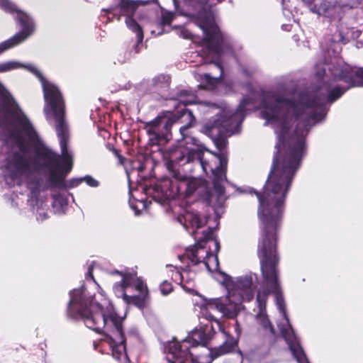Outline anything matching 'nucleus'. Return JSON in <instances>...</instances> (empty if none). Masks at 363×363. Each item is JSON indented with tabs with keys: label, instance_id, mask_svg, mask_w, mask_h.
Wrapping results in <instances>:
<instances>
[{
	"label": "nucleus",
	"instance_id": "7",
	"mask_svg": "<svg viewBox=\"0 0 363 363\" xmlns=\"http://www.w3.org/2000/svg\"><path fill=\"white\" fill-rule=\"evenodd\" d=\"M186 229H192L190 233L194 237L196 243L190 249L186 250L185 255L179 256V258L183 261L187 259L192 264H197L203 262L208 267V260L213 258L217 260V257L209 252L205 246L208 241H211L215 247V251L219 250V243L213 239V228H208L202 232V236H199L197 230L202 228L207 222L206 218L201 217L197 211H187L183 218H179V221L182 223Z\"/></svg>",
	"mask_w": 363,
	"mask_h": 363
},
{
	"label": "nucleus",
	"instance_id": "28",
	"mask_svg": "<svg viewBox=\"0 0 363 363\" xmlns=\"http://www.w3.org/2000/svg\"><path fill=\"white\" fill-rule=\"evenodd\" d=\"M152 2H155L156 3L157 2V0H151Z\"/></svg>",
	"mask_w": 363,
	"mask_h": 363
},
{
	"label": "nucleus",
	"instance_id": "6",
	"mask_svg": "<svg viewBox=\"0 0 363 363\" xmlns=\"http://www.w3.org/2000/svg\"><path fill=\"white\" fill-rule=\"evenodd\" d=\"M184 0L191 4H196L201 9L199 18H201L200 27L204 34L202 50V57H211V62H213L215 67L219 70L218 77H211L209 74H199L196 76L198 80L202 81L199 85L204 89H213L219 82L222 76L223 68L220 58L222 55L230 52V45L228 38L224 35L219 28L213 22L211 7L223 0Z\"/></svg>",
	"mask_w": 363,
	"mask_h": 363
},
{
	"label": "nucleus",
	"instance_id": "25",
	"mask_svg": "<svg viewBox=\"0 0 363 363\" xmlns=\"http://www.w3.org/2000/svg\"><path fill=\"white\" fill-rule=\"evenodd\" d=\"M235 332L237 333V335L240 336V334H241V329H240V325H239V324L238 323H236V324L235 325Z\"/></svg>",
	"mask_w": 363,
	"mask_h": 363
},
{
	"label": "nucleus",
	"instance_id": "2",
	"mask_svg": "<svg viewBox=\"0 0 363 363\" xmlns=\"http://www.w3.org/2000/svg\"><path fill=\"white\" fill-rule=\"evenodd\" d=\"M328 46V54L334 60L318 70L321 84L306 92L274 94L267 99V124L277 135V154L272 167L293 179L306 154L305 138L310 128L323 121L328 112L327 104L338 99L352 86H363V68L352 67L336 57L341 50L340 43L346 42L347 28L336 26Z\"/></svg>",
	"mask_w": 363,
	"mask_h": 363
},
{
	"label": "nucleus",
	"instance_id": "9",
	"mask_svg": "<svg viewBox=\"0 0 363 363\" xmlns=\"http://www.w3.org/2000/svg\"><path fill=\"white\" fill-rule=\"evenodd\" d=\"M114 284L113 290L118 298L125 303L138 307L144 304L148 290L143 281L133 273H123L116 271L111 274Z\"/></svg>",
	"mask_w": 363,
	"mask_h": 363
},
{
	"label": "nucleus",
	"instance_id": "13",
	"mask_svg": "<svg viewBox=\"0 0 363 363\" xmlns=\"http://www.w3.org/2000/svg\"><path fill=\"white\" fill-rule=\"evenodd\" d=\"M245 357L251 363H272L267 345L256 346L248 350Z\"/></svg>",
	"mask_w": 363,
	"mask_h": 363
},
{
	"label": "nucleus",
	"instance_id": "21",
	"mask_svg": "<svg viewBox=\"0 0 363 363\" xmlns=\"http://www.w3.org/2000/svg\"><path fill=\"white\" fill-rule=\"evenodd\" d=\"M361 2V0H351L349 3L343 4L342 7H348L350 9L357 7Z\"/></svg>",
	"mask_w": 363,
	"mask_h": 363
},
{
	"label": "nucleus",
	"instance_id": "17",
	"mask_svg": "<svg viewBox=\"0 0 363 363\" xmlns=\"http://www.w3.org/2000/svg\"><path fill=\"white\" fill-rule=\"evenodd\" d=\"M174 17V13L168 11H162V24L169 25Z\"/></svg>",
	"mask_w": 363,
	"mask_h": 363
},
{
	"label": "nucleus",
	"instance_id": "11",
	"mask_svg": "<svg viewBox=\"0 0 363 363\" xmlns=\"http://www.w3.org/2000/svg\"><path fill=\"white\" fill-rule=\"evenodd\" d=\"M137 7L136 2L131 0H113L110 8L103 10L108 13H111L114 17L117 18L118 21L121 19L122 16H125V22L127 27L136 34V48L139 46L143 40V33L141 27L132 18Z\"/></svg>",
	"mask_w": 363,
	"mask_h": 363
},
{
	"label": "nucleus",
	"instance_id": "5",
	"mask_svg": "<svg viewBox=\"0 0 363 363\" xmlns=\"http://www.w3.org/2000/svg\"><path fill=\"white\" fill-rule=\"evenodd\" d=\"M99 291L87 297L84 288L70 292L68 311L71 316L80 318L87 328L104 333V343L110 347L113 357L121 362L128 360L126 354L125 338L123 330V319L119 317L111 301L106 298L97 284Z\"/></svg>",
	"mask_w": 363,
	"mask_h": 363
},
{
	"label": "nucleus",
	"instance_id": "3",
	"mask_svg": "<svg viewBox=\"0 0 363 363\" xmlns=\"http://www.w3.org/2000/svg\"><path fill=\"white\" fill-rule=\"evenodd\" d=\"M60 140L62 156L54 153L38 135L30 121L21 111L9 91L0 82V125H11L17 128L7 140V151L0 164L6 183L12 186L29 184L38 174L48 172L49 177L43 186L38 182L28 200L36 218H47L48 205L40 195V189L66 190L77 186L82 179L66 181L71 171L72 160L67 149L68 129L65 111L52 118Z\"/></svg>",
	"mask_w": 363,
	"mask_h": 363
},
{
	"label": "nucleus",
	"instance_id": "12",
	"mask_svg": "<svg viewBox=\"0 0 363 363\" xmlns=\"http://www.w3.org/2000/svg\"><path fill=\"white\" fill-rule=\"evenodd\" d=\"M174 180L171 181L172 188H176L177 193L189 196L199 188L205 187L204 181L197 178L186 177L179 172L174 173Z\"/></svg>",
	"mask_w": 363,
	"mask_h": 363
},
{
	"label": "nucleus",
	"instance_id": "8",
	"mask_svg": "<svg viewBox=\"0 0 363 363\" xmlns=\"http://www.w3.org/2000/svg\"><path fill=\"white\" fill-rule=\"evenodd\" d=\"M24 68L33 74L41 82L44 99V113L47 120L51 123L52 118L65 111V102L60 91L54 84L48 82L40 70L32 64H22L18 61H8L0 63V72Z\"/></svg>",
	"mask_w": 363,
	"mask_h": 363
},
{
	"label": "nucleus",
	"instance_id": "19",
	"mask_svg": "<svg viewBox=\"0 0 363 363\" xmlns=\"http://www.w3.org/2000/svg\"><path fill=\"white\" fill-rule=\"evenodd\" d=\"M172 290L171 283L167 281H164L160 285V291L163 295L169 294Z\"/></svg>",
	"mask_w": 363,
	"mask_h": 363
},
{
	"label": "nucleus",
	"instance_id": "18",
	"mask_svg": "<svg viewBox=\"0 0 363 363\" xmlns=\"http://www.w3.org/2000/svg\"><path fill=\"white\" fill-rule=\"evenodd\" d=\"M175 122V120L172 118H162L157 120L155 122L157 125H162L164 124V128L166 129L167 131H168L173 123Z\"/></svg>",
	"mask_w": 363,
	"mask_h": 363
},
{
	"label": "nucleus",
	"instance_id": "23",
	"mask_svg": "<svg viewBox=\"0 0 363 363\" xmlns=\"http://www.w3.org/2000/svg\"><path fill=\"white\" fill-rule=\"evenodd\" d=\"M180 36L184 38H189L191 37V33L185 29H182L180 31Z\"/></svg>",
	"mask_w": 363,
	"mask_h": 363
},
{
	"label": "nucleus",
	"instance_id": "27",
	"mask_svg": "<svg viewBox=\"0 0 363 363\" xmlns=\"http://www.w3.org/2000/svg\"><path fill=\"white\" fill-rule=\"evenodd\" d=\"M303 1H306L307 3H311V0H303Z\"/></svg>",
	"mask_w": 363,
	"mask_h": 363
},
{
	"label": "nucleus",
	"instance_id": "22",
	"mask_svg": "<svg viewBox=\"0 0 363 363\" xmlns=\"http://www.w3.org/2000/svg\"><path fill=\"white\" fill-rule=\"evenodd\" d=\"M92 267L91 266H89V269H88V272H87V274H86V279H90L94 283H96L94 279V277H93V274H92Z\"/></svg>",
	"mask_w": 363,
	"mask_h": 363
},
{
	"label": "nucleus",
	"instance_id": "24",
	"mask_svg": "<svg viewBox=\"0 0 363 363\" xmlns=\"http://www.w3.org/2000/svg\"><path fill=\"white\" fill-rule=\"evenodd\" d=\"M173 278L175 279V281H178L179 279L182 280L183 274L182 273H180L179 271H177L173 274Z\"/></svg>",
	"mask_w": 363,
	"mask_h": 363
},
{
	"label": "nucleus",
	"instance_id": "20",
	"mask_svg": "<svg viewBox=\"0 0 363 363\" xmlns=\"http://www.w3.org/2000/svg\"><path fill=\"white\" fill-rule=\"evenodd\" d=\"M81 179H82V182H85L89 186L91 187H96L99 185L98 181H96L91 176H86L84 177H81Z\"/></svg>",
	"mask_w": 363,
	"mask_h": 363
},
{
	"label": "nucleus",
	"instance_id": "16",
	"mask_svg": "<svg viewBox=\"0 0 363 363\" xmlns=\"http://www.w3.org/2000/svg\"><path fill=\"white\" fill-rule=\"evenodd\" d=\"M187 91H183L180 96L179 101L184 105H189L196 102V96L194 94H187Z\"/></svg>",
	"mask_w": 363,
	"mask_h": 363
},
{
	"label": "nucleus",
	"instance_id": "1",
	"mask_svg": "<svg viewBox=\"0 0 363 363\" xmlns=\"http://www.w3.org/2000/svg\"><path fill=\"white\" fill-rule=\"evenodd\" d=\"M291 181L267 180L262 194L254 191L259 201L258 216L262 225V235L258 245V255L262 280L259 282L257 274L252 273L235 279L224 274L223 283L228 291L226 297L206 299L197 296L193 302L194 310L199 313V318L210 321L216 320L211 311H218L223 315L232 318L242 308V303L252 301L257 291L259 309L257 315V322L266 331L274 333V328L265 314L268 296L273 294L281 315V320L277 324L281 334L297 362L308 363L287 317L277 269L279 261L276 250L277 235Z\"/></svg>",
	"mask_w": 363,
	"mask_h": 363
},
{
	"label": "nucleus",
	"instance_id": "26",
	"mask_svg": "<svg viewBox=\"0 0 363 363\" xmlns=\"http://www.w3.org/2000/svg\"><path fill=\"white\" fill-rule=\"evenodd\" d=\"M173 2L174 4V6L177 7V4H178L177 1V0H173Z\"/></svg>",
	"mask_w": 363,
	"mask_h": 363
},
{
	"label": "nucleus",
	"instance_id": "10",
	"mask_svg": "<svg viewBox=\"0 0 363 363\" xmlns=\"http://www.w3.org/2000/svg\"><path fill=\"white\" fill-rule=\"evenodd\" d=\"M0 8L7 13H16V18L21 26V30L10 39L0 43V54L13 48L28 38L34 32V23L27 13L16 9L10 0H0Z\"/></svg>",
	"mask_w": 363,
	"mask_h": 363
},
{
	"label": "nucleus",
	"instance_id": "4",
	"mask_svg": "<svg viewBox=\"0 0 363 363\" xmlns=\"http://www.w3.org/2000/svg\"><path fill=\"white\" fill-rule=\"evenodd\" d=\"M203 109L207 108L208 112H214L216 118L206 122L201 131L211 138L217 147L221 152L216 155L210 151H199L198 150V140L189 136L186 133L195 121L192 112L186 109L183 112V116L186 117L189 121L184 125L179 128V132L182 140L188 144L191 143L196 147L189 148L188 155L186 156L183 152L177 158L175 155L172 156V160H177L181 162L186 160V162H196L202 168L203 171L208 174L213 175V187L218 196H222L225 193L224 184L226 182L227 157L223 152L226 147L227 141L225 138L240 131V125L244 120L245 111L252 110L256 107L250 98H244L236 111H233L227 106L220 107L214 104L208 102L201 103Z\"/></svg>",
	"mask_w": 363,
	"mask_h": 363
},
{
	"label": "nucleus",
	"instance_id": "15",
	"mask_svg": "<svg viewBox=\"0 0 363 363\" xmlns=\"http://www.w3.org/2000/svg\"><path fill=\"white\" fill-rule=\"evenodd\" d=\"M52 206L57 213H65V209L68 203L67 196L65 194H56L52 195Z\"/></svg>",
	"mask_w": 363,
	"mask_h": 363
},
{
	"label": "nucleus",
	"instance_id": "14",
	"mask_svg": "<svg viewBox=\"0 0 363 363\" xmlns=\"http://www.w3.org/2000/svg\"><path fill=\"white\" fill-rule=\"evenodd\" d=\"M237 345V342L235 340H230L225 342L222 346L219 348L216 349L214 351H210L208 353L210 361L213 360L217 357L224 354L228 352H230L233 350H235Z\"/></svg>",
	"mask_w": 363,
	"mask_h": 363
}]
</instances>
